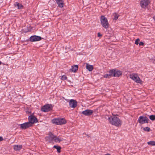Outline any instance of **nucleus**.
<instances>
[{
    "instance_id": "obj_1",
    "label": "nucleus",
    "mask_w": 155,
    "mask_h": 155,
    "mask_svg": "<svg viewBox=\"0 0 155 155\" xmlns=\"http://www.w3.org/2000/svg\"><path fill=\"white\" fill-rule=\"evenodd\" d=\"M113 117L110 116L108 118L109 123L112 125L117 127L120 126L122 124L121 121L116 117V115L112 114Z\"/></svg>"
},
{
    "instance_id": "obj_2",
    "label": "nucleus",
    "mask_w": 155,
    "mask_h": 155,
    "mask_svg": "<svg viewBox=\"0 0 155 155\" xmlns=\"http://www.w3.org/2000/svg\"><path fill=\"white\" fill-rule=\"evenodd\" d=\"M100 21L102 26L105 28L107 29L109 28V24L107 19L104 15L101 17Z\"/></svg>"
},
{
    "instance_id": "obj_3",
    "label": "nucleus",
    "mask_w": 155,
    "mask_h": 155,
    "mask_svg": "<svg viewBox=\"0 0 155 155\" xmlns=\"http://www.w3.org/2000/svg\"><path fill=\"white\" fill-rule=\"evenodd\" d=\"M52 123L57 125H61L66 123V120L64 118H56L52 120Z\"/></svg>"
},
{
    "instance_id": "obj_4",
    "label": "nucleus",
    "mask_w": 155,
    "mask_h": 155,
    "mask_svg": "<svg viewBox=\"0 0 155 155\" xmlns=\"http://www.w3.org/2000/svg\"><path fill=\"white\" fill-rule=\"evenodd\" d=\"M130 78L137 83H142V81L137 74H132L130 75Z\"/></svg>"
},
{
    "instance_id": "obj_5",
    "label": "nucleus",
    "mask_w": 155,
    "mask_h": 155,
    "mask_svg": "<svg viewBox=\"0 0 155 155\" xmlns=\"http://www.w3.org/2000/svg\"><path fill=\"white\" fill-rule=\"evenodd\" d=\"M149 120L146 117L140 116L138 119V122L141 124H143L145 123H148Z\"/></svg>"
},
{
    "instance_id": "obj_6",
    "label": "nucleus",
    "mask_w": 155,
    "mask_h": 155,
    "mask_svg": "<svg viewBox=\"0 0 155 155\" xmlns=\"http://www.w3.org/2000/svg\"><path fill=\"white\" fill-rule=\"evenodd\" d=\"M52 108V106L51 104H46L41 109L42 111L44 112H48L51 110Z\"/></svg>"
},
{
    "instance_id": "obj_7",
    "label": "nucleus",
    "mask_w": 155,
    "mask_h": 155,
    "mask_svg": "<svg viewBox=\"0 0 155 155\" xmlns=\"http://www.w3.org/2000/svg\"><path fill=\"white\" fill-rule=\"evenodd\" d=\"M28 122L31 124V125L32 126V124L38 122V120L36 117L34 116L31 115L28 117Z\"/></svg>"
},
{
    "instance_id": "obj_8",
    "label": "nucleus",
    "mask_w": 155,
    "mask_h": 155,
    "mask_svg": "<svg viewBox=\"0 0 155 155\" xmlns=\"http://www.w3.org/2000/svg\"><path fill=\"white\" fill-rule=\"evenodd\" d=\"M150 3L149 0H142L140 2V5L142 8H146Z\"/></svg>"
},
{
    "instance_id": "obj_9",
    "label": "nucleus",
    "mask_w": 155,
    "mask_h": 155,
    "mask_svg": "<svg viewBox=\"0 0 155 155\" xmlns=\"http://www.w3.org/2000/svg\"><path fill=\"white\" fill-rule=\"evenodd\" d=\"M30 123L28 122L25 123L20 125V128L22 129H25L28 128L29 127L31 126Z\"/></svg>"
},
{
    "instance_id": "obj_10",
    "label": "nucleus",
    "mask_w": 155,
    "mask_h": 155,
    "mask_svg": "<svg viewBox=\"0 0 155 155\" xmlns=\"http://www.w3.org/2000/svg\"><path fill=\"white\" fill-rule=\"evenodd\" d=\"M50 137L51 138V139L54 140L55 142H60V141L63 140V138H59L54 136L52 134H51L50 135Z\"/></svg>"
},
{
    "instance_id": "obj_11",
    "label": "nucleus",
    "mask_w": 155,
    "mask_h": 155,
    "mask_svg": "<svg viewBox=\"0 0 155 155\" xmlns=\"http://www.w3.org/2000/svg\"><path fill=\"white\" fill-rule=\"evenodd\" d=\"M93 113V111L92 110L87 109L82 112L81 114L85 116H90Z\"/></svg>"
},
{
    "instance_id": "obj_12",
    "label": "nucleus",
    "mask_w": 155,
    "mask_h": 155,
    "mask_svg": "<svg viewBox=\"0 0 155 155\" xmlns=\"http://www.w3.org/2000/svg\"><path fill=\"white\" fill-rule=\"evenodd\" d=\"M69 104L70 106L73 108L75 107L77 105V101L73 99H71L70 101Z\"/></svg>"
},
{
    "instance_id": "obj_13",
    "label": "nucleus",
    "mask_w": 155,
    "mask_h": 155,
    "mask_svg": "<svg viewBox=\"0 0 155 155\" xmlns=\"http://www.w3.org/2000/svg\"><path fill=\"white\" fill-rule=\"evenodd\" d=\"M41 39L40 37L35 35L31 36L30 38V40L31 41L33 42L40 41Z\"/></svg>"
},
{
    "instance_id": "obj_14",
    "label": "nucleus",
    "mask_w": 155,
    "mask_h": 155,
    "mask_svg": "<svg viewBox=\"0 0 155 155\" xmlns=\"http://www.w3.org/2000/svg\"><path fill=\"white\" fill-rule=\"evenodd\" d=\"M113 76L115 77H119L122 74V72L120 71H117L113 70Z\"/></svg>"
},
{
    "instance_id": "obj_15",
    "label": "nucleus",
    "mask_w": 155,
    "mask_h": 155,
    "mask_svg": "<svg viewBox=\"0 0 155 155\" xmlns=\"http://www.w3.org/2000/svg\"><path fill=\"white\" fill-rule=\"evenodd\" d=\"M113 70H110L109 72V74H107L103 76L104 78H110L112 76H113Z\"/></svg>"
},
{
    "instance_id": "obj_16",
    "label": "nucleus",
    "mask_w": 155,
    "mask_h": 155,
    "mask_svg": "<svg viewBox=\"0 0 155 155\" xmlns=\"http://www.w3.org/2000/svg\"><path fill=\"white\" fill-rule=\"evenodd\" d=\"M64 0H55L58 6L60 8H62L64 6Z\"/></svg>"
},
{
    "instance_id": "obj_17",
    "label": "nucleus",
    "mask_w": 155,
    "mask_h": 155,
    "mask_svg": "<svg viewBox=\"0 0 155 155\" xmlns=\"http://www.w3.org/2000/svg\"><path fill=\"white\" fill-rule=\"evenodd\" d=\"M22 146L21 145H15L13 146V148L15 150L18 151L20 150L22 148Z\"/></svg>"
},
{
    "instance_id": "obj_18",
    "label": "nucleus",
    "mask_w": 155,
    "mask_h": 155,
    "mask_svg": "<svg viewBox=\"0 0 155 155\" xmlns=\"http://www.w3.org/2000/svg\"><path fill=\"white\" fill-rule=\"evenodd\" d=\"M78 69V66L77 65H74L72 67L71 71L72 72H76Z\"/></svg>"
},
{
    "instance_id": "obj_19",
    "label": "nucleus",
    "mask_w": 155,
    "mask_h": 155,
    "mask_svg": "<svg viewBox=\"0 0 155 155\" xmlns=\"http://www.w3.org/2000/svg\"><path fill=\"white\" fill-rule=\"evenodd\" d=\"M14 6L15 7H17L18 9L21 8L23 7V5L21 4H20L18 2H15V3Z\"/></svg>"
},
{
    "instance_id": "obj_20",
    "label": "nucleus",
    "mask_w": 155,
    "mask_h": 155,
    "mask_svg": "<svg viewBox=\"0 0 155 155\" xmlns=\"http://www.w3.org/2000/svg\"><path fill=\"white\" fill-rule=\"evenodd\" d=\"M86 67L87 69L90 71H92L93 69V66L89 65L88 64H86Z\"/></svg>"
},
{
    "instance_id": "obj_21",
    "label": "nucleus",
    "mask_w": 155,
    "mask_h": 155,
    "mask_svg": "<svg viewBox=\"0 0 155 155\" xmlns=\"http://www.w3.org/2000/svg\"><path fill=\"white\" fill-rule=\"evenodd\" d=\"M113 20H116L118 19L119 15L117 14L116 13H114L113 14Z\"/></svg>"
},
{
    "instance_id": "obj_22",
    "label": "nucleus",
    "mask_w": 155,
    "mask_h": 155,
    "mask_svg": "<svg viewBox=\"0 0 155 155\" xmlns=\"http://www.w3.org/2000/svg\"><path fill=\"white\" fill-rule=\"evenodd\" d=\"M53 147L57 150V151L58 153H60L61 152V148L60 147L54 145V146Z\"/></svg>"
},
{
    "instance_id": "obj_23",
    "label": "nucleus",
    "mask_w": 155,
    "mask_h": 155,
    "mask_svg": "<svg viewBox=\"0 0 155 155\" xmlns=\"http://www.w3.org/2000/svg\"><path fill=\"white\" fill-rule=\"evenodd\" d=\"M147 143L148 145H150L151 146H155V141H154L148 142Z\"/></svg>"
},
{
    "instance_id": "obj_24",
    "label": "nucleus",
    "mask_w": 155,
    "mask_h": 155,
    "mask_svg": "<svg viewBox=\"0 0 155 155\" xmlns=\"http://www.w3.org/2000/svg\"><path fill=\"white\" fill-rule=\"evenodd\" d=\"M150 119L152 120H155V115H151L149 117Z\"/></svg>"
},
{
    "instance_id": "obj_25",
    "label": "nucleus",
    "mask_w": 155,
    "mask_h": 155,
    "mask_svg": "<svg viewBox=\"0 0 155 155\" xmlns=\"http://www.w3.org/2000/svg\"><path fill=\"white\" fill-rule=\"evenodd\" d=\"M143 130H144L149 132L150 130V128L148 127H144L143 128Z\"/></svg>"
},
{
    "instance_id": "obj_26",
    "label": "nucleus",
    "mask_w": 155,
    "mask_h": 155,
    "mask_svg": "<svg viewBox=\"0 0 155 155\" xmlns=\"http://www.w3.org/2000/svg\"><path fill=\"white\" fill-rule=\"evenodd\" d=\"M67 78V77L65 75H63L61 78V79L63 80H65Z\"/></svg>"
},
{
    "instance_id": "obj_27",
    "label": "nucleus",
    "mask_w": 155,
    "mask_h": 155,
    "mask_svg": "<svg viewBox=\"0 0 155 155\" xmlns=\"http://www.w3.org/2000/svg\"><path fill=\"white\" fill-rule=\"evenodd\" d=\"M140 39L139 38H137L135 42V44L137 45H138L139 44V42L140 41Z\"/></svg>"
},
{
    "instance_id": "obj_28",
    "label": "nucleus",
    "mask_w": 155,
    "mask_h": 155,
    "mask_svg": "<svg viewBox=\"0 0 155 155\" xmlns=\"http://www.w3.org/2000/svg\"><path fill=\"white\" fill-rule=\"evenodd\" d=\"M139 44L140 46H143L144 45V43L143 42H140L139 43Z\"/></svg>"
},
{
    "instance_id": "obj_29",
    "label": "nucleus",
    "mask_w": 155,
    "mask_h": 155,
    "mask_svg": "<svg viewBox=\"0 0 155 155\" xmlns=\"http://www.w3.org/2000/svg\"><path fill=\"white\" fill-rule=\"evenodd\" d=\"M97 36L98 37H101L102 36V35L101 34L100 32H99L97 33Z\"/></svg>"
},
{
    "instance_id": "obj_30",
    "label": "nucleus",
    "mask_w": 155,
    "mask_h": 155,
    "mask_svg": "<svg viewBox=\"0 0 155 155\" xmlns=\"http://www.w3.org/2000/svg\"><path fill=\"white\" fill-rule=\"evenodd\" d=\"M3 140V138L1 137H0V141H2Z\"/></svg>"
},
{
    "instance_id": "obj_31",
    "label": "nucleus",
    "mask_w": 155,
    "mask_h": 155,
    "mask_svg": "<svg viewBox=\"0 0 155 155\" xmlns=\"http://www.w3.org/2000/svg\"><path fill=\"white\" fill-rule=\"evenodd\" d=\"M153 18L154 19V20L155 21V15L153 16Z\"/></svg>"
},
{
    "instance_id": "obj_32",
    "label": "nucleus",
    "mask_w": 155,
    "mask_h": 155,
    "mask_svg": "<svg viewBox=\"0 0 155 155\" xmlns=\"http://www.w3.org/2000/svg\"><path fill=\"white\" fill-rule=\"evenodd\" d=\"M153 63L154 64H155V59L153 61Z\"/></svg>"
}]
</instances>
